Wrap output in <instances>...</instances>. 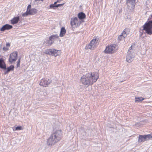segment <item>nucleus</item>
Masks as SVG:
<instances>
[{"instance_id":"f257e3e1","label":"nucleus","mask_w":152,"mask_h":152,"mask_svg":"<svg viewBox=\"0 0 152 152\" xmlns=\"http://www.w3.org/2000/svg\"><path fill=\"white\" fill-rule=\"evenodd\" d=\"M98 78L97 73L90 72L83 75L80 79V82L85 86H88L92 85Z\"/></svg>"},{"instance_id":"f03ea898","label":"nucleus","mask_w":152,"mask_h":152,"mask_svg":"<svg viewBox=\"0 0 152 152\" xmlns=\"http://www.w3.org/2000/svg\"><path fill=\"white\" fill-rule=\"evenodd\" d=\"M62 137V133L60 130L54 132L48 140L47 144L48 145H53L60 140Z\"/></svg>"},{"instance_id":"7ed1b4c3","label":"nucleus","mask_w":152,"mask_h":152,"mask_svg":"<svg viewBox=\"0 0 152 152\" xmlns=\"http://www.w3.org/2000/svg\"><path fill=\"white\" fill-rule=\"evenodd\" d=\"M143 30L145 31L147 34L151 35L152 34V21H149L145 23L143 26Z\"/></svg>"},{"instance_id":"20e7f679","label":"nucleus","mask_w":152,"mask_h":152,"mask_svg":"<svg viewBox=\"0 0 152 152\" xmlns=\"http://www.w3.org/2000/svg\"><path fill=\"white\" fill-rule=\"evenodd\" d=\"M133 53L134 51L132 48V46H131L127 52L126 60L128 62L130 63L133 60V58L134 57Z\"/></svg>"},{"instance_id":"39448f33","label":"nucleus","mask_w":152,"mask_h":152,"mask_svg":"<svg viewBox=\"0 0 152 152\" xmlns=\"http://www.w3.org/2000/svg\"><path fill=\"white\" fill-rule=\"evenodd\" d=\"M117 49V46L115 44L111 45L106 47L104 52L106 53H112Z\"/></svg>"},{"instance_id":"423d86ee","label":"nucleus","mask_w":152,"mask_h":152,"mask_svg":"<svg viewBox=\"0 0 152 152\" xmlns=\"http://www.w3.org/2000/svg\"><path fill=\"white\" fill-rule=\"evenodd\" d=\"M97 41L96 39H92L88 45L86 46V49L92 50L94 49L98 44Z\"/></svg>"},{"instance_id":"0eeeda50","label":"nucleus","mask_w":152,"mask_h":152,"mask_svg":"<svg viewBox=\"0 0 152 152\" xmlns=\"http://www.w3.org/2000/svg\"><path fill=\"white\" fill-rule=\"evenodd\" d=\"M44 53L46 54H49L56 56L60 53V51L54 49H47L45 50Z\"/></svg>"},{"instance_id":"6e6552de","label":"nucleus","mask_w":152,"mask_h":152,"mask_svg":"<svg viewBox=\"0 0 152 152\" xmlns=\"http://www.w3.org/2000/svg\"><path fill=\"white\" fill-rule=\"evenodd\" d=\"M82 21V20L78 19L77 17L72 18L71 25L72 26H78L80 25Z\"/></svg>"},{"instance_id":"1a4fd4ad","label":"nucleus","mask_w":152,"mask_h":152,"mask_svg":"<svg viewBox=\"0 0 152 152\" xmlns=\"http://www.w3.org/2000/svg\"><path fill=\"white\" fill-rule=\"evenodd\" d=\"M151 139H152V134L148 135H140L139 137L138 142H144L146 140Z\"/></svg>"},{"instance_id":"9d476101","label":"nucleus","mask_w":152,"mask_h":152,"mask_svg":"<svg viewBox=\"0 0 152 152\" xmlns=\"http://www.w3.org/2000/svg\"><path fill=\"white\" fill-rule=\"evenodd\" d=\"M18 57V53L15 51L10 54L9 58V61L11 63L15 62Z\"/></svg>"},{"instance_id":"9b49d317","label":"nucleus","mask_w":152,"mask_h":152,"mask_svg":"<svg viewBox=\"0 0 152 152\" xmlns=\"http://www.w3.org/2000/svg\"><path fill=\"white\" fill-rule=\"evenodd\" d=\"M58 37V36L57 34L53 35L51 36L49 38V40H48L46 43L47 45L48 46L51 45L53 42L54 40Z\"/></svg>"},{"instance_id":"f8f14e48","label":"nucleus","mask_w":152,"mask_h":152,"mask_svg":"<svg viewBox=\"0 0 152 152\" xmlns=\"http://www.w3.org/2000/svg\"><path fill=\"white\" fill-rule=\"evenodd\" d=\"M51 82L50 80L47 79H43L41 80L39 85L44 87H47Z\"/></svg>"},{"instance_id":"ddd939ff","label":"nucleus","mask_w":152,"mask_h":152,"mask_svg":"<svg viewBox=\"0 0 152 152\" xmlns=\"http://www.w3.org/2000/svg\"><path fill=\"white\" fill-rule=\"evenodd\" d=\"M126 3L128 8L130 10L133 9L135 5V1L134 0H126Z\"/></svg>"},{"instance_id":"4468645a","label":"nucleus","mask_w":152,"mask_h":152,"mask_svg":"<svg viewBox=\"0 0 152 152\" xmlns=\"http://www.w3.org/2000/svg\"><path fill=\"white\" fill-rule=\"evenodd\" d=\"M12 28V25L6 24L4 25L0 29V31H4L5 30H8L11 29Z\"/></svg>"},{"instance_id":"2eb2a0df","label":"nucleus","mask_w":152,"mask_h":152,"mask_svg":"<svg viewBox=\"0 0 152 152\" xmlns=\"http://www.w3.org/2000/svg\"><path fill=\"white\" fill-rule=\"evenodd\" d=\"M58 2V1L56 2H55L54 3V4H50V8H51V9H55V7H58L61 6L64 4H58L57 5H56V4L57 2Z\"/></svg>"},{"instance_id":"dca6fc26","label":"nucleus","mask_w":152,"mask_h":152,"mask_svg":"<svg viewBox=\"0 0 152 152\" xmlns=\"http://www.w3.org/2000/svg\"><path fill=\"white\" fill-rule=\"evenodd\" d=\"M129 29L128 28H126L124 30L122 31L121 34L123 35V36L124 37H126L127 34H129Z\"/></svg>"},{"instance_id":"f3484780","label":"nucleus","mask_w":152,"mask_h":152,"mask_svg":"<svg viewBox=\"0 0 152 152\" xmlns=\"http://www.w3.org/2000/svg\"><path fill=\"white\" fill-rule=\"evenodd\" d=\"M66 30L64 27H62L61 29L60 34V36L61 37H63L65 34Z\"/></svg>"},{"instance_id":"a211bd4d","label":"nucleus","mask_w":152,"mask_h":152,"mask_svg":"<svg viewBox=\"0 0 152 152\" xmlns=\"http://www.w3.org/2000/svg\"><path fill=\"white\" fill-rule=\"evenodd\" d=\"M28 14L30 15H34L36 14L37 12V10L36 9L32 8L28 11Z\"/></svg>"},{"instance_id":"6ab92c4d","label":"nucleus","mask_w":152,"mask_h":152,"mask_svg":"<svg viewBox=\"0 0 152 152\" xmlns=\"http://www.w3.org/2000/svg\"><path fill=\"white\" fill-rule=\"evenodd\" d=\"M19 17L17 16L11 20V22L13 24H15L17 23L19 20Z\"/></svg>"},{"instance_id":"aec40b11","label":"nucleus","mask_w":152,"mask_h":152,"mask_svg":"<svg viewBox=\"0 0 152 152\" xmlns=\"http://www.w3.org/2000/svg\"><path fill=\"white\" fill-rule=\"evenodd\" d=\"M0 68L4 69H6V66L3 60L1 58L0 59Z\"/></svg>"},{"instance_id":"412c9836","label":"nucleus","mask_w":152,"mask_h":152,"mask_svg":"<svg viewBox=\"0 0 152 152\" xmlns=\"http://www.w3.org/2000/svg\"><path fill=\"white\" fill-rule=\"evenodd\" d=\"M78 17L79 18V19L81 20L85 18L86 15L83 12H80L78 14Z\"/></svg>"},{"instance_id":"4be33fe9","label":"nucleus","mask_w":152,"mask_h":152,"mask_svg":"<svg viewBox=\"0 0 152 152\" xmlns=\"http://www.w3.org/2000/svg\"><path fill=\"white\" fill-rule=\"evenodd\" d=\"M14 68V67L13 65H11L9 67L7 68V70L5 71V73L6 74L7 73L9 72L11 70H13Z\"/></svg>"},{"instance_id":"5701e85b","label":"nucleus","mask_w":152,"mask_h":152,"mask_svg":"<svg viewBox=\"0 0 152 152\" xmlns=\"http://www.w3.org/2000/svg\"><path fill=\"white\" fill-rule=\"evenodd\" d=\"M13 131L23 130V128L21 126H18L16 127H14L12 128Z\"/></svg>"},{"instance_id":"b1692460","label":"nucleus","mask_w":152,"mask_h":152,"mask_svg":"<svg viewBox=\"0 0 152 152\" xmlns=\"http://www.w3.org/2000/svg\"><path fill=\"white\" fill-rule=\"evenodd\" d=\"M144 99V98H143L142 97H137L135 98V102H139L142 101Z\"/></svg>"},{"instance_id":"393cba45","label":"nucleus","mask_w":152,"mask_h":152,"mask_svg":"<svg viewBox=\"0 0 152 152\" xmlns=\"http://www.w3.org/2000/svg\"><path fill=\"white\" fill-rule=\"evenodd\" d=\"M125 37H124L123 36V35L121 34L118 37V40L119 41H120L121 40L124 39Z\"/></svg>"},{"instance_id":"a878e982","label":"nucleus","mask_w":152,"mask_h":152,"mask_svg":"<svg viewBox=\"0 0 152 152\" xmlns=\"http://www.w3.org/2000/svg\"><path fill=\"white\" fill-rule=\"evenodd\" d=\"M28 15H29V14H28V12H27V11L26 10V12L22 14V16L23 17H26Z\"/></svg>"},{"instance_id":"bb28decb","label":"nucleus","mask_w":152,"mask_h":152,"mask_svg":"<svg viewBox=\"0 0 152 152\" xmlns=\"http://www.w3.org/2000/svg\"><path fill=\"white\" fill-rule=\"evenodd\" d=\"M31 6L30 5H29L28 6L27 9V12H28L30 10V9H31Z\"/></svg>"},{"instance_id":"cd10ccee","label":"nucleus","mask_w":152,"mask_h":152,"mask_svg":"<svg viewBox=\"0 0 152 152\" xmlns=\"http://www.w3.org/2000/svg\"><path fill=\"white\" fill-rule=\"evenodd\" d=\"M136 126L137 127H140L141 126L140 123H137L135 124Z\"/></svg>"},{"instance_id":"c85d7f7f","label":"nucleus","mask_w":152,"mask_h":152,"mask_svg":"<svg viewBox=\"0 0 152 152\" xmlns=\"http://www.w3.org/2000/svg\"><path fill=\"white\" fill-rule=\"evenodd\" d=\"M20 59H19L17 63V67H18L20 65Z\"/></svg>"},{"instance_id":"c756f323","label":"nucleus","mask_w":152,"mask_h":152,"mask_svg":"<svg viewBox=\"0 0 152 152\" xmlns=\"http://www.w3.org/2000/svg\"><path fill=\"white\" fill-rule=\"evenodd\" d=\"M143 30H142L141 31H140V37H141V36H142V35L143 34Z\"/></svg>"},{"instance_id":"7c9ffc66","label":"nucleus","mask_w":152,"mask_h":152,"mask_svg":"<svg viewBox=\"0 0 152 152\" xmlns=\"http://www.w3.org/2000/svg\"><path fill=\"white\" fill-rule=\"evenodd\" d=\"M3 49L4 51H7L8 50V49L7 48L4 47L3 48Z\"/></svg>"},{"instance_id":"2f4dec72","label":"nucleus","mask_w":152,"mask_h":152,"mask_svg":"<svg viewBox=\"0 0 152 152\" xmlns=\"http://www.w3.org/2000/svg\"><path fill=\"white\" fill-rule=\"evenodd\" d=\"M10 46V44L9 43H7L6 44V46L7 47H9Z\"/></svg>"}]
</instances>
